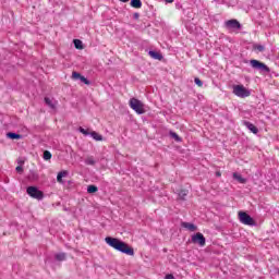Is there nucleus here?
Masks as SVG:
<instances>
[{"instance_id":"nucleus-14","label":"nucleus","mask_w":279,"mask_h":279,"mask_svg":"<svg viewBox=\"0 0 279 279\" xmlns=\"http://www.w3.org/2000/svg\"><path fill=\"white\" fill-rule=\"evenodd\" d=\"M233 179L240 182V184H245V182H247L245 178H243L241 174L236 172L233 173Z\"/></svg>"},{"instance_id":"nucleus-19","label":"nucleus","mask_w":279,"mask_h":279,"mask_svg":"<svg viewBox=\"0 0 279 279\" xmlns=\"http://www.w3.org/2000/svg\"><path fill=\"white\" fill-rule=\"evenodd\" d=\"M54 258H56L57 260H66V254H64V253H58V254L54 255Z\"/></svg>"},{"instance_id":"nucleus-8","label":"nucleus","mask_w":279,"mask_h":279,"mask_svg":"<svg viewBox=\"0 0 279 279\" xmlns=\"http://www.w3.org/2000/svg\"><path fill=\"white\" fill-rule=\"evenodd\" d=\"M192 243L204 247V245H206V238L204 236V234L197 232L196 234L192 235Z\"/></svg>"},{"instance_id":"nucleus-21","label":"nucleus","mask_w":279,"mask_h":279,"mask_svg":"<svg viewBox=\"0 0 279 279\" xmlns=\"http://www.w3.org/2000/svg\"><path fill=\"white\" fill-rule=\"evenodd\" d=\"M170 136L172 138H174V141H177V143H180L182 141V138L180 137V135H178V133L175 132H170Z\"/></svg>"},{"instance_id":"nucleus-7","label":"nucleus","mask_w":279,"mask_h":279,"mask_svg":"<svg viewBox=\"0 0 279 279\" xmlns=\"http://www.w3.org/2000/svg\"><path fill=\"white\" fill-rule=\"evenodd\" d=\"M251 66L253 69H257V71H265L266 73H269V68L256 59L251 60Z\"/></svg>"},{"instance_id":"nucleus-9","label":"nucleus","mask_w":279,"mask_h":279,"mask_svg":"<svg viewBox=\"0 0 279 279\" xmlns=\"http://www.w3.org/2000/svg\"><path fill=\"white\" fill-rule=\"evenodd\" d=\"M72 80H80L81 82H83V84H86V86H90V81H88V78H86L85 76H82L80 72L72 73Z\"/></svg>"},{"instance_id":"nucleus-3","label":"nucleus","mask_w":279,"mask_h":279,"mask_svg":"<svg viewBox=\"0 0 279 279\" xmlns=\"http://www.w3.org/2000/svg\"><path fill=\"white\" fill-rule=\"evenodd\" d=\"M26 193L27 195H29V197H33V199H43L45 197V193L40 190H38V187L36 186H28L26 189Z\"/></svg>"},{"instance_id":"nucleus-32","label":"nucleus","mask_w":279,"mask_h":279,"mask_svg":"<svg viewBox=\"0 0 279 279\" xmlns=\"http://www.w3.org/2000/svg\"><path fill=\"white\" fill-rule=\"evenodd\" d=\"M166 3H173V0H166Z\"/></svg>"},{"instance_id":"nucleus-11","label":"nucleus","mask_w":279,"mask_h":279,"mask_svg":"<svg viewBox=\"0 0 279 279\" xmlns=\"http://www.w3.org/2000/svg\"><path fill=\"white\" fill-rule=\"evenodd\" d=\"M182 228H185L186 230H190V232H196L197 226L191 223V222H181Z\"/></svg>"},{"instance_id":"nucleus-29","label":"nucleus","mask_w":279,"mask_h":279,"mask_svg":"<svg viewBox=\"0 0 279 279\" xmlns=\"http://www.w3.org/2000/svg\"><path fill=\"white\" fill-rule=\"evenodd\" d=\"M15 171H16L17 173H23V166H17V167L15 168Z\"/></svg>"},{"instance_id":"nucleus-18","label":"nucleus","mask_w":279,"mask_h":279,"mask_svg":"<svg viewBox=\"0 0 279 279\" xmlns=\"http://www.w3.org/2000/svg\"><path fill=\"white\" fill-rule=\"evenodd\" d=\"M98 191H99V189L96 185L87 186V193H89V194L97 193Z\"/></svg>"},{"instance_id":"nucleus-12","label":"nucleus","mask_w":279,"mask_h":279,"mask_svg":"<svg viewBox=\"0 0 279 279\" xmlns=\"http://www.w3.org/2000/svg\"><path fill=\"white\" fill-rule=\"evenodd\" d=\"M66 175H69V171H60L57 175V182H59V184H64V180H62V178H66Z\"/></svg>"},{"instance_id":"nucleus-24","label":"nucleus","mask_w":279,"mask_h":279,"mask_svg":"<svg viewBox=\"0 0 279 279\" xmlns=\"http://www.w3.org/2000/svg\"><path fill=\"white\" fill-rule=\"evenodd\" d=\"M44 160H51V153L49 150L44 151Z\"/></svg>"},{"instance_id":"nucleus-17","label":"nucleus","mask_w":279,"mask_h":279,"mask_svg":"<svg viewBox=\"0 0 279 279\" xmlns=\"http://www.w3.org/2000/svg\"><path fill=\"white\" fill-rule=\"evenodd\" d=\"M90 136L92 138H94V141H104V136H101L99 133L95 131L90 132Z\"/></svg>"},{"instance_id":"nucleus-6","label":"nucleus","mask_w":279,"mask_h":279,"mask_svg":"<svg viewBox=\"0 0 279 279\" xmlns=\"http://www.w3.org/2000/svg\"><path fill=\"white\" fill-rule=\"evenodd\" d=\"M226 28L229 32H236L241 29V23L236 20H229L225 23Z\"/></svg>"},{"instance_id":"nucleus-13","label":"nucleus","mask_w":279,"mask_h":279,"mask_svg":"<svg viewBox=\"0 0 279 279\" xmlns=\"http://www.w3.org/2000/svg\"><path fill=\"white\" fill-rule=\"evenodd\" d=\"M148 56H150V58H154V60H162V54L158 51L150 50L148 52Z\"/></svg>"},{"instance_id":"nucleus-31","label":"nucleus","mask_w":279,"mask_h":279,"mask_svg":"<svg viewBox=\"0 0 279 279\" xmlns=\"http://www.w3.org/2000/svg\"><path fill=\"white\" fill-rule=\"evenodd\" d=\"M216 177H217V178H221V171H217V172H216Z\"/></svg>"},{"instance_id":"nucleus-2","label":"nucleus","mask_w":279,"mask_h":279,"mask_svg":"<svg viewBox=\"0 0 279 279\" xmlns=\"http://www.w3.org/2000/svg\"><path fill=\"white\" fill-rule=\"evenodd\" d=\"M129 106L137 114H145V104H143V101L138 100L137 98H131Z\"/></svg>"},{"instance_id":"nucleus-27","label":"nucleus","mask_w":279,"mask_h":279,"mask_svg":"<svg viewBox=\"0 0 279 279\" xmlns=\"http://www.w3.org/2000/svg\"><path fill=\"white\" fill-rule=\"evenodd\" d=\"M78 132H81V134H84V136H88L90 134V132L86 131L84 128H80Z\"/></svg>"},{"instance_id":"nucleus-22","label":"nucleus","mask_w":279,"mask_h":279,"mask_svg":"<svg viewBox=\"0 0 279 279\" xmlns=\"http://www.w3.org/2000/svg\"><path fill=\"white\" fill-rule=\"evenodd\" d=\"M74 47L76 49H84V46H82V40L80 39H74Z\"/></svg>"},{"instance_id":"nucleus-4","label":"nucleus","mask_w":279,"mask_h":279,"mask_svg":"<svg viewBox=\"0 0 279 279\" xmlns=\"http://www.w3.org/2000/svg\"><path fill=\"white\" fill-rule=\"evenodd\" d=\"M239 220L244 226H256V221H254V218H252L245 211H239L238 214Z\"/></svg>"},{"instance_id":"nucleus-23","label":"nucleus","mask_w":279,"mask_h":279,"mask_svg":"<svg viewBox=\"0 0 279 279\" xmlns=\"http://www.w3.org/2000/svg\"><path fill=\"white\" fill-rule=\"evenodd\" d=\"M189 195V192L186 190H181L179 193L180 199H184Z\"/></svg>"},{"instance_id":"nucleus-30","label":"nucleus","mask_w":279,"mask_h":279,"mask_svg":"<svg viewBox=\"0 0 279 279\" xmlns=\"http://www.w3.org/2000/svg\"><path fill=\"white\" fill-rule=\"evenodd\" d=\"M165 279H175V277L173 275L169 274V275H166Z\"/></svg>"},{"instance_id":"nucleus-16","label":"nucleus","mask_w":279,"mask_h":279,"mask_svg":"<svg viewBox=\"0 0 279 279\" xmlns=\"http://www.w3.org/2000/svg\"><path fill=\"white\" fill-rule=\"evenodd\" d=\"M7 137L11 138L12 141H15V140L19 141V138H21V134L9 132L7 133Z\"/></svg>"},{"instance_id":"nucleus-5","label":"nucleus","mask_w":279,"mask_h":279,"mask_svg":"<svg viewBox=\"0 0 279 279\" xmlns=\"http://www.w3.org/2000/svg\"><path fill=\"white\" fill-rule=\"evenodd\" d=\"M233 95H236V97L245 98L250 97L251 93L243 85H233Z\"/></svg>"},{"instance_id":"nucleus-1","label":"nucleus","mask_w":279,"mask_h":279,"mask_svg":"<svg viewBox=\"0 0 279 279\" xmlns=\"http://www.w3.org/2000/svg\"><path fill=\"white\" fill-rule=\"evenodd\" d=\"M105 241L107 245L113 247V250L122 252V254H126V256H134V248L129 246L128 243L112 236H107Z\"/></svg>"},{"instance_id":"nucleus-15","label":"nucleus","mask_w":279,"mask_h":279,"mask_svg":"<svg viewBox=\"0 0 279 279\" xmlns=\"http://www.w3.org/2000/svg\"><path fill=\"white\" fill-rule=\"evenodd\" d=\"M131 7L141 9V8H143V2L141 0H131Z\"/></svg>"},{"instance_id":"nucleus-26","label":"nucleus","mask_w":279,"mask_h":279,"mask_svg":"<svg viewBox=\"0 0 279 279\" xmlns=\"http://www.w3.org/2000/svg\"><path fill=\"white\" fill-rule=\"evenodd\" d=\"M194 82L197 86H199V88H202L204 86V83L202 82V80H199V77H195Z\"/></svg>"},{"instance_id":"nucleus-28","label":"nucleus","mask_w":279,"mask_h":279,"mask_svg":"<svg viewBox=\"0 0 279 279\" xmlns=\"http://www.w3.org/2000/svg\"><path fill=\"white\" fill-rule=\"evenodd\" d=\"M255 49H257V51H265V47L262 45L255 46Z\"/></svg>"},{"instance_id":"nucleus-10","label":"nucleus","mask_w":279,"mask_h":279,"mask_svg":"<svg viewBox=\"0 0 279 279\" xmlns=\"http://www.w3.org/2000/svg\"><path fill=\"white\" fill-rule=\"evenodd\" d=\"M244 125H245V128H247V130H250V132H252L253 134H258V128H256V125H254L252 122L244 121Z\"/></svg>"},{"instance_id":"nucleus-34","label":"nucleus","mask_w":279,"mask_h":279,"mask_svg":"<svg viewBox=\"0 0 279 279\" xmlns=\"http://www.w3.org/2000/svg\"><path fill=\"white\" fill-rule=\"evenodd\" d=\"M138 16H140L138 13L134 14V19H138Z\"/></svg>"},{"instance_id":"nucleus-33","label":"nucleus","mask_w":279,"mask_h":279,"mask_svg":"<svg viewBox=\"0 0 279 279\" xmlns=\"http://www.w3.org/2000/svg\"><path fill=\"white\" fill-rule=\"evenodd\" d=\"M122 3H128L130 0H120Z\"/></svg>"},{"instance_id":"nucleus-25","label":"nucleus","mask_w":279,"mask_h":279,"mask_svg":"<svg viewBox=\"0 0 279 279\" xmlns=\"http://www.w3.org/2000/svg\"><path fill=\"white\" fill-rule=\"evenodd\" d=\"M85 163H86V165H95V158H93V157H87V158L85 159Z\"/></svg>"},{"instance_id":"nucleus-20","label":"nucleus","mask_w":279,"mask_h":279,"mask_svg":"<svg viewBox=\"0 0 279 279\" xmlns=\"http://www.w3.org/2000/svg\"><path fill=\"white\" fill-rule=\"evenodd\" d=\"M45 104L49 106V108H56V105L53 104V100H51L49 97L45 98Z\"/></svg>"}]
</instances>
